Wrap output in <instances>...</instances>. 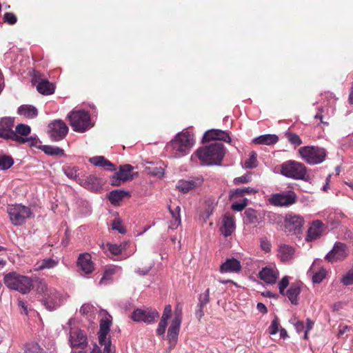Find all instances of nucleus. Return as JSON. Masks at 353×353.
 Listing matches in <instances>:
<instances>
[{"label":"nucleus","mask_w":353,"mask_h":353,"mask_svg":"<svg viewBox=\"0 0 353 353\" xmlns=\"http://www.w3.org/2000/svg\"><path fill=\"white\" fill-rule=\"evenodd\" d=\"M132 170V166L129 164H125L123 166H121L120 170L117 172V174L119 176L120 179L123 180V182H125L129 179H131V172Z\"/></svg>","instance_id":"nucleus-34"},{"label":"nucleus","mask_w":353,"mask_h":353,"mask_svg":"<svg viewBox=\"0 0 353 353\" xmlns=\"http://www.w3.org/2000/svg\"><path fill=\"white\" fill-rule=\"evenodd\" d=\"M37 81V91L44 95L52 94L54 92V85L50 83L48 79H39Z\"/></svg>","instance_id":"nucleus-24"},{"label":"nucleus","mask_w":353,"mask_h":353,"mask_svg":"<svg viewBox=\"0 0 353 353\" xmlns=\"http://www.w3.org/2000/svg\"><path fill=\"white\" fill-rule=\"evenodd\" d=\"M115 268H109L105 270L99 283L101 284H107L109 281H112V276L115 274Z\"/></svg>","instance_id":"nucleus-41"},{"label":"nucleus","mask_w":353,"mask_h":353,"mask_svg":"<svg viewBox=\"0 0 353 353\" xmlns=\"http://www.w3.org/2000/svg\"><path fill=\"white\" fill-rule=\"evenodd\" d=\"M269 203L274 206H289L296 201V196L294 192L288 194H274L268 199Z\"/></svg>","instance_id":"nucleus-12"},{"label":"nucleus","mask_w":353,"mask_h":353,"mask_svg":"<svg viewBox=\"0 0 353 353\" xmlns=\"http://www.w3.org/2000/svg\"><path fill=\"white\" fill-rule=\"evenodd\" d=\"M260 246L262 250L268 253L271 250L272 245L266 238H262L260 241Z\"/></svg>","instance_id":"nucleus-55"},{"label":"nucleus","mask_w":353,"mask_h":353,"mask_svg":"<svg viewBox=\"0 0 353 353\" xmlns=\"http://www.w3.org/2000/svg\"><path fill=\"white\" fill-rule=\"evenodd\" d=\"M257 192L254 188L250 187L237 188L234 191V194L237 196H243L245 194H254Z\"/></svg>","instance_id":"nucleus-42"},{"label":"nucleus","mask_w":353,"mask_h":353,"mask_svg":"<svg viewBox=\"0 0 353 353\" xmlns=\"http://www.w3.org/2000/svg\"><path fill=\"white\" fill-rule=\"evenodd\" d=\"M59 263V261L52 258H46L38 261L35 265L34 270L39 271L45 269H51L55 268Z\"/></svg>","instance_id":"nucleus-30"},{"label":"nucleus","mask_w":353,"mask_h":353,"mask_svg":"<svg viewBox=\"0 0 353 353\" xmlns=\"http://www.w3.org/2000/svg\"><path fill=\"white\" fill-rule=\"evenodd\" d=\"M182 304L178 303L176 306L174 311V317L172 321H177L179 323H181L182 321Z\"/></svg>","instance_id":"nucleus-53"},{"label":"nucleus","mask_w":353,"mask_h":353,"mask_svg":"<svg viewBox=\"0 0 353 353\" xmlns=\"http://www.w3.org/2000/svg\"><path fill=\"white\" fill-rule=\"evenodd\" d=\"M129 192L122 190H114L109 193L108 199L113 205H119L120 201L125 197H130Z\"/></svg>","instance_id":"nucleus-25"},{"label":"nucleus","mask_w":353,"mask_h":353,"mask_svg":"<svg viewBox=\"0 0 353 353\" xmlns=\"http://www.w3.org/2000/svg\"><path fill=\"white\" fill-rule=\"evenodd\" d=\"M7 213L11 223L16 226L23 225L28 219L33 216L31 209L22 204L8 205Z\"/></svg>","instance_id":"nucleus-6"},{"label":"nucleus","mask_w":353,"mask_h":353,"mask_svg":"<svg viewBox=\"0 0 353 353\" xmlns=\"http://www.w3.org/2000/svg\"><path fill=\"white\" fill-rule=\"evenodd\" d=\"M286 137L288 138V141L291 144H293L296 146L302 144V140L301 139L299 136L295 133L288 132L286 133Z\"/></svg>","instance_id":"nucleus-45"},{"label":"nucleus","mask_w":353,"mask_h":353,"mask_svg":"<svg viewBox=\"0 0 353 353\" xmlns=\"http://www.w3.org/2000/svg\"><path fill=\"white\" fill-rule=\"evenodd\" d=\"M68 132L66 123L61 120H54L48 124V134L53 141H59L63 139Z\"/></svg>","instance_id":"nucleus-9"},{"label":"nucleus","mask_w":353,"mask_h":353,"mask_svg":"<svg viewBox=\"0 0 353 353\" xmlns=\"http://www.w3.org/2000/svg\"><path fill=\"white\" fill-rule=\"evenodd\" d=\"M90 162L96 166L103 167L108 170H115V165L102 156L94 157L90 159Z\"/></svg>","instance_id":"nucleus-29"},{"label":"nucleus","mask_w":353,"mask_h":353,"mask_svg":"<svg viewBox=\"0 0 353 353\" xmlns=\"http://www.w3.org/2000/svg\"><path fill=\"white\" fill-rule=\"evenodd\" d=\"M167 325H168V321L161 319V321H160V322L158 325V327L157 329V334L159 336L164 335Z\"/></svg>","instance_id":"nucleus-54"},{"label":"nucleus","mask_w":353,"mask_h":353,"mask_svg":"<svg viewBox=\"0 0 353 353\" xmlns=\"http://www.w3.org/2000/svg\"><path fill=\"white\" fill-rule=\"evenodd\" d=\"M3 281L9 289L18 291L21 294L28 293L33 287L31 278L15 272L6 274L3 277Z\"/></svg>","instance_id":"nucleus-4"},{"label":"nucleus","mask_w":353,"mask_h":353,"mask_svg":"<svg viewBox=\"0 0 353 353\" xmlns=\"http://www.w3.org/2000/svg\"><path fill=\"white\" fill-rule=\"evenodd\" d=\"M257 165V154L255 151H252L250 153L249 158L244 162V167L247 169H252L256 168Z\"/></svg>","instance_id":"nucleus-37"},{"label":"nucleus","mask_w":353,"mask_h":353,"mask_svg":"<svg viewBox=\"0 0 353 353\" xmlns=\"http://www.w3.org/2000/svg\"><path fill=\"white\" fill-rule=\"evenodd\" d=\"M103 353H114V349L111 347V342L108 341L106 343L103 344Z\"/></svg>","instance_id":"nucleus-63"},{"label":"nucleus","mask_w":353,"mask_h":353,"mask_svg":"<svg viewBox=\"0 0 353 353\" xmlns=\"http://www.w3.org/2000/svg\"><path fill=\"white\" fill-rule=\"evenodd\" d=\"M112 321L108 318L102 319L100 321L99 331L109 333Z\"/></svg>","instance_id":"nucleus-48"},{"label":"nucleus","mask_w":353,"mask_h":353,"mask_svg":"<svg viewBox=\"0 0 353 353\" xmlns=\"http://www.w3.org/2000/svg\"><path fill=\"white\" fill-rule=\"evenodd\" d=\"M14 132L17 135H19L21 137H22V136L26 137V136H28L30 133L31 128L29 125H28L26 124L20 123L16 126Z\"/></svg>","instance_id":"nucleus-40"},{"label":"nucleus","mask_w":353,"mask_h":353,"mask_svg":"<svg viewBox=\"0 0 353 353\" xmlns=\"http://www.w3.org/2000/svg\"><path fill=\"white\" fill-rule=\"evenodd\" d=\"M41 150L48 155H57L63 156L64 155V150L59 147H54L52 145H42Z\"/></svg>","instance_id":"nucleus-35"},{"label":"nucleus","mask_w":353,"mask_h":353,"mask_svg":"<svg viewBox=\"0 0 353 353\" xmlns=\"http://www.w3.org/2000/svg\"><path fill=\"white\" fill-rule=\"evenodd\" d=\"M77 263L79 269L85 274H91L94 270V265L92 261V256L88 252L80 254Z\"/></svg>","instance_id":"nucleus-15"},{"label":"nucleus","mask_w":353,"mask_h":353,"mask_svg":"<svg viewBox=\"0 0 353 353\" xmlns=\"http://www.w3.org/2000/svg\"><path fill=\"white\" fill-rule=\"evenodd\" d=\"M112 230H117L120 234H125L126 230L120 218H115L111 224Z\"/></svg>","instance_id":"nucleus-43"},{"label":"nucleus","mask_w":353,"mask_h":353,"mask_svg":"<svg viewBox=\"0 0 353 353\" xmlns=\"http://www.w3.org/2000/svg\"><path fill=\"white\" fill-rule=\"evenodd\" d=\"M289 285V277L285 276L279 283V293L282 295H285V290Z\"/></svg>","instance_id":"nucleus-49"},{"label":"nucleus","mask_w":353,"mask_h":353,"mask_svg":"<svg viewBox=\"0 0 353 353\" xmlns=\"http://www.w3.org/2000/svg\"><path fill=\"white\" fill-rule=\"evenodd\" d=\"M202 180L196 179L192 180H180L178 181L176 188L182 193H188L190 190L201 185Z\"/></svg>","instance_id":"nucleus-21"},{"label":"nucleus","mask_w":353,"mask_h":353,"mask_svg":"<svg viewBox=\"0 0 353 353\" xmlns=\"http://www.w3.org/2000/svg\"><path fill=\"white\" fill-rule=\"evenodd\" d=\"M210 302V289L199 294L197 307H204Z\"/></svg>","instance_id":"nucleus-39"},{"label":"nucleus","mask_w":353,"mask_h":353,"mask_svg":"<svg viewBox=\"0 0 353 353\" xmlns=\"http://www.w3.org/2000/svg\"><path fill=\"white\" fill-rule=\"evenodd\" d=\"M68 117L72 130L77 132H84L92 126L90 116L85 110L71 112Z\"/></svg>","instance_id":"nucleus-7"},{"label":"nucleus","mask_w":353,"mask_h":353,"mask_svg":"<svg viewBox=\"0 0 353 353\" xmlns=\"http://www.w3.org/2000/svg\"><path fill=\"white\" fill-rule=\"evenodd\" d=\"M212 140L223 141L225 143H230L231 138L228 132L218 130L211 129L207 130L203 137V142H209Z\"/></svg>","instance_id":"nucleus-14"},{"label":"nucleus","mask_w":353,"mask_h":353,"mask_svg":"<svg viewBox=\"0 0 353 353\" xmlns=\"http://www.w3.org/2000/svg\"><path fill=\"white\" fill-rule=\"evenodd\" d=\"M341 282L345 285H350L353 284V268L343 276L341 279Z\"/></svg>","instance_id":"nucleus-50"},{"label":"nucleus","mask_w":353,"mask_h":353,"mask_svg":"<svg viewBox=\"0 0 353 353\" xmlns=\"http://www.w3.org/2000/svg\"><path fill=\"white\" fill-rule=\"evenodd\" d=\"M252 180L251 173L248 172L245 175H243L239 177H236L234 179V184L238 185L241 183H248Z\"/></svg>","instance_id":"nucleus-47"},{"label":"nucleus","mask_w":353,"mask_h":353,"mask_svg":"<svg viewBox=\"0 0 353 353\" xmlns=\"http://www.w3.org/2000/svg\"><path fill=\"white\" fill-rule=\"evenodd\" d=\"M3 20L10 25H14L17 21L16 15L12 12H6L3 15Z\"/></svg>","instance_id":"nucleus-51"},{"label":"nucleus","mask_w":353,"mask_h":353,"mask_svg":"<svg viewBox=\"0 0 353 353\" xmlns=\"http://www.w3.org/2000/svg\"><path fill=\"white\" fill-rule=\"evenodd\" d=\"M14 124V117H3L0 120V138L5 140H11L16 141L19 144H23L28 142L30 146H34L37 140L36 138L28 137L23 138L17 135L12 130Z\"/></svg>","instance_id":"nucleus-3"},{"label":"nucleus","mask_w":353,"mask_h":353,"mask_svg":"<svg viewBox=\"0 0 353 353\" xmlns=\"http://www.w3.org/2000/svg\"><path fill=\"white\" fill-rule=\"evenodd\" d=\"M17 114L26 119H32L37 116V109L30 105H21L18 108Z\"/></svg>","instance_id":"nucleus-27"},{"label":"nucleus","mask_w":353,"mask_h":353,"mask_svg":"<svg viewBox=\"0 0 353 353\" xmlns=\"http://www.w3.org/2000/svg\"><path fill=\"white\" fill-rule=\"evenodd\" d=\"M14 163V160L10 156H0V168L1 170H7L10 168Z\"/></svg>","instance_id":"nucleus-38"},{"label":"nucleus","mask_w":353,"mask_h":353,"mask_svg":"<svg viewBox=\"0 0 353 353\" xmlns=\"http://www.w3.org/2000/svg\"><path fill=\"white\" fill-rule=\"evenodd\" d=\"M128 246L127 242H123L119 245L107 243L106 247L112 255L117 256L120 254L123 250H125Z\"/></svg>","instance_id":"nucleus-36"},{"label":"nucleus","mask_w":353,"mask_h":353,"mask_svg":"<svg viewBox=\"0 0 353 353\" xmlns=\"http://www.w3.org/2000/svg\"><path fill=\"white\" fill-rule=\"evenodd\" d=\"M294 253V249L290 245L281 244L279 247L278 256L283 262L290 260Z\"/></svg>","instance_id":"nucleus-28"},{"label":"nucleus","mask_w":353,"mask_h":353,"mask_svg":"<svg viewBox=\"0 0 353 353\" xmlns=\"http://www.w3.org/2000/svg\"><path fill=\"white\" fill-rule=\"evenodd\" d=\"M348 255L347 246L341 242L335 243L333 248L325 257L329 263H335L344 260Z\"/></svg>","instance_id":"nucleus-11"},{"label":"nucleus","mask_w":353,"mask_h":353,"mask_svg":"<svg viewBox=\"0 0 353 353\" xmlns=\"http://www.w3.org/2000/svg\"><path fill=\"white\" fill-rule=\"evenodd\" d=\"M44 304L46 306V307L52 311V310H54L56 309L57 307V304L55 302H52V301H48V299H46L45 301H44Z\"/></svg>","instance_id":"nucleus-61"},{"label":"nucleus","mask_w":353,"mask_h":353,"mask_svg":"<svg viewBox=\"0 0 353 353\" xmlns=\"http://www.w3.org/2000/svg\"><path fill=\"white\" fill-rule=\"evenodd\" d=\"M108 333L105 332L99 331L98 338L99 342L101 345L106 343L108 341H110L109 338H107Z\"/></svg>","instance_id":"nucleus-57"},{"label":"nucleus","mask_w":353,"mask_h":353,"mask_svg":"<svg viewBox=\"0 0 353 353\" xmlns=\"http://www.w3.org/2000/svg\"><path fill=\"white\" fill-rule=\"evenodd\" d=\"M194 143V135L190 132H183L167 144L166 150L171 152L173 157L178 158L186 154Z\"/></svg>","instance_id":"nucleus-2"},{"label":"nucleus","mask_w":353,"mask_h":353,"mask_svg":"<svg viewBox=\"0 0 353 353\" xmlns=\"http://www.w3.org/2000/svg\"><path fill=\"white\" fill-rule=\"evenodd\" d=\"M242 266L241 262L234 259H227L224 263L220 266V272L221 273L233 272L239 273L241 271Z\"/></svg>","instance_id":"nucleus-20"},{"label":"nucleus","mask_w":353,"mask_h":353,"mask_svg":"<svg viewBox=\"0 0 353 353\" xmlns=\"http://www.w3.org/2000/svg\"><path fill=\"white\" fill-rule=\"evenodd\" d=\"M225 154L224 145L220 143H214L209 145L199 148L194 155L200 160L201 164L207 165H220Z\"/></svg>","instance_id":"nucleus-1"},{"label":"nucleus","mask_w":353,"mask_h":353,"mask_svg":"<svg viewBox=\"0 0 353 353\" xmlns=\"http://www.w3.org/2000/svg\"><path fill=\"white\" fill-rule=\"evenodd\" d=\"M245 222L248 224H259L264 219V214L252 208H248L244 212Z\"/></svg>","instance_id":"nucleus-23"},{"label":"nucleus","mask_w":353,"mask_h":353,"mask_svg":"<svg viewBox=\"0 0 353 353\" xmlns=\"http://www.w3.org/2000/svg\"><path fill=\"white\" fill-rule=\"evenodd\" d=\"M24 353H44L43 350L37 343H30L26 345Z\"/></svg>","instance_id":"nucleus-46"},{"label":"nucleus","mask_w":353,"mask_h":353,"mask_svg":"<svg viewBox=\"0 0 353 353\" xmlns=\"http://www.w3.org/2000/svg\"><path fill=\"white\" fill-rule=\"evenodd\" d=\"M69 341L72 348L84 350L88 345V338L85 332L79 329H74L70 331Z\"/></svg>","instance_id":"nucleus-13"},{"label":"nucleus","mask_w":353,"mask_h":353,"mask_svg":"<svg viewBox=\"0 0 353 353\" xmlns=\"http://www.w3.org/2000/svg\"><path fill=\"white\" fill-rule=\"evenodd\" d=\"M169 211L172 215V220L170 221V224L169 228L172 230H174L177 228L179 225L181 223V208L179 206H176L174 209L172 206H169Z\"/></svg>","instance_id":"nucleus-31"},{"label":"nucleus","mask_w":353,"mask_h":353,"mask_svg":"<svg viewBox=\"0 0 353 353\" xmlns=\"http://www.w3.org/2000/svg\"><path fill=\"white\" fill-rule=\"evenodd\" d=\"M159 316V312L152 308H146L145 310L135 309L131 314V319L136 322H144L152 323Z\"/></svg>","instance_id":"nucleus-10"},{"label":"nucleus","mask_w":353,"mask_h":353,"mask_svg":"<svg viewBox=\"0 0 353 353\" xmlns=\"http://www.w3.org/2000/svg\"><path fill=\"white\" fill-rule=\"evenodd\" d=\"M222 223L223 225L221 228V233L225 237L230 236L235 229L234 216L228 214H225L222 220Z\"/></svg>","instance_id":"nucleus-22"},{"label":"nucleus","mask_w":353,"mask_h":353,"mask_svg":"<svg viewBox=\"0 0 353 353\" xmlns=\"http://www.w3.org/2000/svg\"><path fill=\"white\" fill-rule=\"evenodd\" d=\"M301 293V288L299 283H293L290 285V288L285 292L286 295L293 305L298 304V296Z\"/></svg>","instance_id":"nucleus-26"},{"label":"nucleus","mask_w":353,"mask_h":353,"mask_svg":"<svg viewBox=\"0 0 353 353\" xmlns=\"http://www.w3.org/2000/svg\"><path fill=\"white\" fill-rule=\"evenodd\" d=\"M279 137L275 134L261 135L253 140V142L257 144L273 145L277 143Z\"/></svg>","instance_id":"nucleus-33"},{"label":"nucleus","mask_w":353,"mask_h":353,"mask_svg":"<svg viewBox=\"0 0 353 353\" xmlns=\"http://www.w3.org/2000/svg\"><path fill=\"white\" fill-rule=\"evenodd\" d=\"M325 229V225L321 221H314L307 230L305 240L312 241L321 237Z\"/></svg>","instance_id":"nucleus-16"},{"label":"nucleus","mask_w":353,"mask_h":353,"mask_svg":"<svg viewBox=\"0 0 353 353\" xmlns=\"http://www.w3.org/2000/svg\"><path fill=\"white\" fill-rule=\"evenodd\" d=\"M171 314H172V307L170 305H165L164 310H163V314H162V316H161V319H163V320H166L168 321L170 316H171Z\"/></svg>","instance_id":"nucleus-58"},{"label":"nucleus","mask_w":353,"mask_h":353,"mask_svg":"<svg viewBox=\"0 0 353 353\" xmlns=\"http://www.w3.org/2000/svg\"><path fill=\"white\" fill-rule=\"evenodd\" d=\"M326 274V270L321 268L319 271L314 274L312 276V281L315 283H320L325 278Z\"/></svg>","instance_id":"nucleus-44"},{"label":"nucleus","mask_w":353,"mask_h":353,"mask_svg":"<svg viewBox=\"0 0 353 353\" xmlns=\"http://www.w3.org/2000/svg\"><path fill=\"white\" fill-rule=\"evenodd\" d=\"M259 276L268 284H274L279 277V271L275 268L265 267L259 272Z\"/></svg>","instance_id":"nucleus-18"},{"label":"nucleus","mask_w":353,"mask_h":353,"mask_svg":"<svg viewBox=\"0 0 353 353\" xmlns=\"http://www.w3.org/2000/svg\"><path fill=\"white\" fill-rule=\"evenodd\" d=\"M180 327L181 323H179L177 321H172L167 334V340L168 341L170 349L174 348L176 344Z\"/></svg>","instance_id":"nucleus-19"},{"label":"nucleus","mask_w":353,"mask_h":353,"mask_svg":"<svg viewBox=\"0 0 353 353\" xmlns=\"http://www.w3.org/2000/svg\"><path fill=\"white\" fill-rule=\"evenodd\" d=\"M302 159L310 165L322 163L326 157L324 148L318 146H303L299 149Z\"/></svg>","instance_id":"nucleus-8"},{"label":"nucleus","mask_w":353,"mask_h":353,"mask_svg":"<svg viewBox=\"0 0 353 353\" xmlns=\"http://www.w3.org/2000/svg\"><path fill=\"white\" fill-rule=\"evenodd\" d=\"M303 223L304 219L301 215L293 213L288 214L285 219V227L290 232L300 230Z\"/></svg>","instance_id":"nucleus-17"},{"label":"nucleus","mask_w":353,"mask_h":353,"mask_svg":"<svg viewBox=\"0 0 353 353\" xmlns=\"http://www.w3.org/2000/svg\"><path fill=\"white\" fill-rule=\"evenodd\" d=\"M314 321L310 320V319H307L306 320V325H305L303 321H298L295 324V328L298 332H304V339H308V333L312 329L314 326Z\"/></svg>","instance_id":"nucleus-32"},{"label":"nucleus","mask_w":353,"mask_h":353,"mask_svg":"<svg viewBox=\"0 0 353 353\" xmlns=\"http://www.w3.org/2000/svg\"><path fill=\"white\" fill-rule=\"evenodd\" d=\"M280 173L295 180H306L307 168L302 163L289 160L280 165Z\"/></svg>","instance_id":"nucleus-5"},{"label":"nucleus","mask_w":353,"mask_h":353,"mask_svg":"<svg viewBox=\"0 0 353 353\" xmlns=\"http://www.w3.org/2000/svg\"><path fill=\"white\" fill-rule=\"evenodd\" d=\"M121 180L117 173H115L110 179V184L113 186H119L121 184Z\"/></svg>","instance_id":"nucleus-59"},{"label":"nucleus","mask_w":353,"mask_h":353,"mask_svg":"<svg viewBox=\"0 0 353 353\" xmlns=\"http://www.w3.org/2000/svg\"><path fill=\"white\" fill-rule=\"evenodd\" d=\"M247 205V199H245L242 202L233 203L231 208L234 211L241 212L246 207Z\"/></svg>","instance_id":"nucleus-56"},{"label":"nucleus","mask_w":353,"mask_h":353,"mask_svg":"<svg viewBox=\"0 0 353 353\" xmlns=\"http://www.w3.org/2000/svg\"><path fill=\"white\" fill-rule=\"evenodd\" d=\"M214 208L211 205H208L205 211L201 214V216L206 221L213 212Z\"/></svg>","instance_id":"nucleus-60"},{"label":"nucleus","mask_w":353,"mask_h":353,"mask_svg":"<svg viewBox=\"0 0 353 353\" xmlns=\"http://www.w3.org/2000/svg\"><path fill=\"white\" fill-rule=\"evenodd\" d=\"M256 307L257 310L263 314H266L268 312V309L266 306L262 303H258Z\"/></svg>","instance_id":"nucleus-64"},{"label":"nucleus","mask_w":353,"mask_h":353,"mask_svg":"<svg viewBox=\"0 0 353 353\" xmlns=\"http://www.w3.org/2000/svg\"><path fill=\"white\" fill-rule=\"evenodd\" d=\"M279 321L276 316L274 317L270 326L268 328V332L270 334L274 335L277 333L279 330Z\"/></svg>","instance_id":"nucleus-52"},{"label":"nucleus","mask_w":353,"mask_h":353,"mask_svg":"<svg viewBox=\"0 0 353 353\" xmlns=\"http://www.w3.org/2000/svg\"><path fill=\"white\" fill-rule=\"evenodd\" d=\"M350 330V327L345 325H341L339 327L338 336H341Z\"/></svg>","instance_id":"nucleus-62"}]
</instances>
